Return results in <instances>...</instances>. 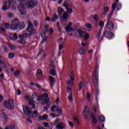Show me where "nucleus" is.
<instances>
[{
	"label": "nucleus",
	"mask_w": 129,
	"mask_h": 129,
	"mask_svg": "<svg viewBox=\"0 0 129 129\" xmlns=\"http://www.w3.org/2000/svg\"><path fill=\"white\" fill-rule=\"evenodd\" d=\"M70 78L71 81H67V83L68 85H72V83L74 82V73H73V71L71 72Z\"/></svg>",
	"instance_id": "11"
},
{
	"label": "nucleus",
	"mask_w": 129,
	"mask_h": 129,
	"mask_svg": "<svg viewBox=\"0 0 129 129\" xmlns=\"http://www.w3.org/2000/svg\"><path fill=\"white\" fill-rule=\"evenodd\" d=\"M3 3L4 6L2 7V10L7 11L11 8V6L16 5L17 1L16 0H4Z\"/></svg>",
	"instance_id": "5"
},
{
	"label": "nucleus",
	"mask_w": 129,
	"mask_h": 129,
	"mask_svg": "<svg viewBox=\"0 0 129 129\" xmlns=\"http://www.w3.org/2000/svg\"><path fill=\"white\" fill-rule=\"evenodd\" d=\"M50 75H52V76H55V75H56V70H55V69H52L50 71Z\"/></svg>",
	"instance_id": "40"
},
{
	"label": "nucleus",
	"mask_w": 129,
	"mask_h": 129,
	"mask_svg": "<svg viewBox=\"0 0 129 129\" xmlns=\"http://www.w3.org/2000/svg\"><path fill=\"white\" fill-rule=\"evenodd\" d=\"M117 7H118L117 9V11H120V10H121V7H122V5H121V4H119L117 5Z\"/></svg>",
	"instance_id": "57"
},
{
	"label": "nucleus",
	"mask_w": 129,
	"mask_h": 129,
	"mask_svg": "<svg viewBox=\"0 0 129 129\" xmlns=\"http://www.w3.org/2000/svg\"><path fill=\"white\" fill-rule=\"evenodd\" d=\"M86 27L87 28V29H91V28H92V26L91 25V24H89V23L86 24Z\"/></svg>",
	"instance_id": "53"
},
{
	"label": "nucleus",
	"mask_w": 129,
	"mask_h": 129,
	"mask_svg": "<svg viewBox=\"0 0 129 129\" xmlns=\"http://www.w3.org/2000/svg\"><path fill=\"white\" fill-rule=\"evenodd\" d=\"M63 47H64L63 44H60L58 47L59 51H61L62 49H63Z\"/></svg>",
	"instance_id": "61"
},
{
	"label": "nucleus",
	"mask_w": 129,
	"mask_h": 129,
	"mask_svg": "<svg viewBox=\"0 0 129 129\" xmlns=\"http://www.w3.org/2000/svg\"><path fill=\"white\" fill-rule=\"evenodd\" d=\"M20 74H21V72L19 70H17L14 73V76H15V77H19Z\"/></svg>",
	"instance_id": "34"
},
{
	"label": "nucleus",
	"mask_w": 129,
	"mask_h": 129,
	"mask_svg": "<svg viewBox=\"0 0 129 129\" xmlns=\"http://www.w3.org/2000/svg\"><path fill=\"white\" fill-rule=\"evenodd\" d=\"M1 116L3 117V118H4V119H8V115H7V113L5 112H3L1 113Z\"/></svg>",
	"instance_id": "28"
},
{
	"label": "nucleus",
	"mask_w": 129,
	"mask_h": 129,
	"mask_svg": "<svg viewBox=\"0 0 129 129\" xmlns=\"http://www.w3.org/2000/svg\"><path fill=\"white\" fill-rule=\"evenodd\" d=\"M88 39H89V34L88 33H87L84 36V40L85 41H87Z\"/></svg>",
	"instance_id": "41"
},
{
	"label": "nucleus",
	"mask_w": 129,
	"mask_h": 129,
	"mask_svg": "<svg viewBox=\"0 0 129 129\" xmlns=\"http://www.w3.org/2000/svg\"><path fill=\"white\" fill-rule=\"evenodd\" d=\"M49 79L50 81V86H53L55 84V78H54V77L52 76H49Z\"/></svg>",
	"instance_id": "20"
},
{
	"label": "nucleus",
	"mask_w": 129,
	"mask_h": 129,
	"mask_svg": "<svg viewBox=\"0 0 129 129\" xmlns=\"http://www.w3.org/2000/svg\"><path fill=\"white\" fill-rule=\"evenodd\" d=\"M43 124L45 126V127H51V126H50V124H49V123L48 122H43Z\"/></svg>",
	"instance_id": "45"
},
{
	"label": "nucleus",
	"mask_w": 129,
	"mask_h": 129,
	"mask_svg": "<svg viewBox=\"0 0 129 129\" xmlns=\"http://www.w3.org/2000/svg\"><path fill=\"white\" fill-rule=\"evenodd\" d=\"M49 99H45L43 101V104H48Z\"/></svg>",
	"instance_id": "50"
},
{
	"label": "nucleus",
	"mask_w": 129,
	"mask_h": 129,
	"mask_svg": "<svg viewBox=\"0 0 129 129\" xmlns=\"http://www.w3.org/2000/svg\"><path fill=\"white\" fill-rule=\"evenodd\" d=\"M27 121L29 123H33V121L32 120V119L29 117H27Z\"/></svg>",
	"instance_id": "59"
},
{
	"label": "nucleus",
	"mask_w": 129,
	"mask_h": 129,
	"mask_svg": "<svg viewBox=\"0 0 129 129\" xmlns=\"http://www.w3.org/2000/svg\"><path fill=\"white\" fill-rule=\"evenodd\" d=\"M103 36L107 38V39H112V38H114V34L111 31L106 30L103 32V36L101 37V40L103 39Z\"/></svg>",
	"instance_id": "9"
},
{
	"label": "nucleus",
	"mask_w": 129,
	"mask_h": 129,
	"mask_svg": "<svg viewBox=\"0 0 129 129\" xmlns=\"http://www.w3.org/2000/svg\"><path fill=\"white\" fill-rule=\"evenodd\" d=\"M74 120L77 122V124H78V125H79V120H78V118H77V117L74 116Z\"/></svg>",
	"instance_id": "52"
},
{
	"label": "nucleus",
	"mask_w": 129,
	"mask_h": 129,
	"mask_svg": "<svg viewBox=\"0 0 129 129\" xmlns=\"http://www.w3.org/2000/svg\"><path fill=\"white\" fill-rule=\"evenodd\" d=\"M31 98L33 100H37L38 101V95L35 93L32 94Z\"/></svg>",
	"instance_id": "26"
},
{
	"label": "nucleus",
	"mask_w": 129,
	"mask_h": 129,
	"mask_svg": "<svg viewBox=\"0 0 129 129\" xmlns=\"http://www.w3.org/2000/svg\"><path fill=\"white\" fill-rule=\"evenodd\" d=\"M63 7L66 8V10L68 11V12H66V13H67V14H72L73 12V10L72 9H69L71 6L69 5L68 3H65L64 5H63Z\"/></svg>",
	"instance_id": "12"
},
{
	"label": "nucleus",
	"mask_w": 129,
	"mask_h": 129,
	"mask_svg": "<svg viewBox=\"0 0 129 129\" xmlns=\"http://www.w3.org/2000/svg\"><path fill=\"white\" fill-rule=\"evenodd\" d=\"M9 47L11 50H16L18 48V46L11 44L9 45Z\"/></svg>",
	"instance_id": "37"
},
{
	"label": "nucleus",
	"mask_w": 129,
	"mask_h": 129,
	"mask_svg": "<svg viewBox=\"0 0 129 129\" xmlns=\"http://www.w3.org/2000/svg\"><path fill=\"white\" fill-rule=\"evenodd\" d=\"M43 96L44 97V98H49V95H48V94L46 93L43 94Z\"/></svg>",
	"instance_id": "62"
},
{
	"label": "nucleus",
	"mask_w": 129,
	"mask_h": 129,
	"mask_svg": "<svg viewBox=\"0 0 129 129\" xmlns=\"http://www.w3.org/2000/svg\"><path fill=\"white\" fill-rule=\"evenodd\" d=\"M69 100L72 102L73 101V95L72 94V93H71L70 95H69L68 97Z\"/></svg>",
	"instance_id": "32"
},
{
	"label": "nucleus",
	"mask_w": 129,
	"mask_h": 129,
	"mask_svg": "<svg viewBox=\"0 0 129 129\" xmlns=\"http://www.w3.org/2000/svg\"><path fill=\"white\" fill-rule=\"evenodd\" d=\"M116 8V3L114 2L112 5V11L114 12L115 11V9Z\"/></svg>",
	"instance_id": "42"
},
{
	"label": "nucleus",
	"mask_w": 129,
	"mask_h": 129,
	"mask_svg": "<svg viewBox=\"0 0 129 129\" xmlns=\"http://www.w3.org/2000/svg\"><path fill=\"white\" fill-rule=\"evenodd\" d=\"M73 29V28L72 27L67 26L66 27V32H71V31H72Z\"/></svg>",
	"instance_id": "38"
},
{
	"label": "nucleus",
	"mask_w": 129,
	"mask_h": 129,
	"mask_svg": "<svg viewBox=\"0 0 129 129\" xmlns=\"http://www.w3.org/2000/svg\"><path fill=\"white\" fill-rule=\"evenodd\" d=\"M53 33H54V29H53V28H51L49 29V34L51 36L53 35Z\"/></svg>",
	"instance_id": "55"
},
{
	"label": "nucleus",
	"mask_w": 129,
	"mask_h": 129,
	"mask_svg": "<svg viewBox=\"0 0 129 129\" xmlns=\"http://www.w3.org/2000/svg\"><path fill=\"white\" fill-rule=\"evenodd\" d=\"M0 65H1V66H2V67H3V68H6V67H7V65L6 64V63H5V62L3 61H2L0 62Z\"/></svg>",
	"instance_id": "49"
},
{
	"label": "nucleus",
	"mask_w": 129,
	"mask_h": 129,
	"mask_svg": "<svg viewBox=\"0 0 129 129\" xmlns=\"http://www.w3.org/2000/svg\"><path fill=\"white\" fill-rule=\"evenodd\" d=\"M35 7V2L33 0L28 1L26 3H20L18 6V10L22 15H26V9H33Z\"/></svg>",
	"instance_id": "2"
},
{
	"label": "nucleus",
	"mask_w": 129,
	"mask_h": 129,
	"mask_svg": "<svg viewBox=\"0 0 129 129\" xmlns=\"http://www.w3.org/2000/svg\"><path fill=\"white\" fill-rule=\"evenodd\" d=\"M59 118H57L53 122V123L52 124H50V125L51 126V129L53 128V125L55 126L56 125V124H58V123L59 122Z\"/></svg>",
	"instance_id": "24"
},
{
	"label": "nucleus",
	"mask_w": 129,
	"mask_h": 129,
	"mask_svg": "<svg viewBox=\"0 0 129 129\" xmlns=\"http://www.w3.org/2000/svg\"><path fill=\"white\" fill-rule=\"evenodd\" d=\"M55 103L57 105H60V100H59V98H56V100L55 101Z\"/></svg>",
	"instance_id": "56"
},
{
	"label": "nucleus",
	"mask_w": 129,
	"mask_h": 129,
	"mask_svg": "<svg viewBox=\"0 0 129 129\" xmlns=\"http://www.w3.org/2000/svg\"><path fill=\"white\" fill-rule=\"evenodd\" d=\"M79 86V91L82 90V87H83V82H80L78 85Z\"/></svg>",
	"instance_id": "35"
},
{
	"label": "nucleus",
	"mask_w": 129,
	"mask_h": 129,
	"mask_svg": "<svg viewBox=\"0 0 129 129\" xmlns=\"http://www.w3.org/2000/svg\"><path fill=\"white\" fill-rule=\"evenodd\" d=\"M109 11V8L108 7H105L104 8V12L107 13Z\"/></svg>",
	"instance_id": "64"
},
{
	"label": "nucleus",
	"mask_w": 129,
	"mask_h": 129,
	"mask_svg": "<svg viewBox=\"0 0 129 129\" xmlns=\"http://www.w3.org/2000/svg\"><path fill=\"white\" fill-rule=\"evenodd\" d=\"M29 105L32 106L31 109H35L36 108V105H35V103L34 102L33 100H30L29 101Z\"/></svg>",
	"instance_id": "22"
},
{
	"label": "nucleus",
	"mask_w": 129,
	"mask_h": 129,
	"mask_svg": "<svg viewBox=\"0 0 129 129\" xmlns=\"http://www.w3.org/2000/svg\"><path fill=\"white\" fill-rule=\"evenodd\" d=\"M93 19H94L95 22H97L99 21V17H98V15L95 14V15H93Z\"/></svg>",
	"instance_id": "33"
},
{
	"label": "nucleus",
	"mask_w": 129,
	"mask_h": 129,
	"mask_svg": "<svg viewBox=\"0 0 129 129\" xmlns=\"http://www.w3.org/2000/svg\"><path fill=\"white\" fill-rule=\"evenodd\" d=\"M79 34L80 37H83L84 32L82 31L81 30H79Z\"/></svg>",
	"instance_id": "47"
},
{
	"label": "nucleus",
	"mask_w": 129,
	"mask_h": 129,
	"mask_svg": "<svg viewBox=\"0 0 129 129\" xmlns=\"http://www.w3.org/2000/svg\"><path fill=\"white\" fill-rule=\"evenodd\" d=\"M102 34V29H100L98 31V33L97 34L96 38L97 39V40H99V39H100V37L101 36Z\"/></svg>",
	"instance_id": "23"
},
{
	"label": "nucleus",
	"mask_w": 129,
	"mask_h": 129,
	"mask_svg": "<svg viewBox=\"0 0 129 129\" xmlns=\"http://www.w3.org/2000/svg\"><path fill=\"white\" fill-rule=\"evenodd\" d=\"M24 99L25 100H30V99H31V97H30V95H25V97L24 98Z\"/></svg>",
	"instance_id": "54"
},
{
	"label": "nucleus",
	"mask_w": 129,
	"mask_h": 129,
	"mask_svg": "<svg viewBox=\"0 0 129 129\" xmlns=\"http://www.w3.org/2000/svg\"><path fill=\"white\" fill-rule=\"evenodd\" d=\"M57 108H58L57 106L53 105L51 107V110L52 112H54V111H56V109H57Z\"/></svg>",
	"instance_id": "43"
},
{
	"label": "nucleus",
	"mask_w": 129,
	"mask_h": 129,
	"mask_svg": "<svg viewBox=\"0 0 129 129\" xmlns=\"http://www.w3.org/2000/svg\"><path fill=\"white\" fill-rule=\"evenodd\" d=\"M91 118H92L93 120V122L94 124H96V123L98 122L97 119H96V117H95V115H94V114L93 113H91L90 114Z\"/></svg>",
	"instance_id": "16"
},
{
	"label": "nucleus",
	"mask_w": 129,
	"mask_h": 129,
	"mask_svg": "<svg viewBox=\"0 0 129 129\" xmlns=\"http://www.w3.org/2000/svg\"><path fill=\"white\" fill-rule=\"evenodd\" d=\"M10 38L12 41H14V40H18L19 37H18V34L17 33H15L14 34H11L10 36Z\"/></svg>",
	"instance_id": "18"
},
{
	"label": "nucleus",
	"mask_w": 129,
	"mask_h": 129,
	"mask_svg": "<svg viewBox=\"0 0 129 129\" xmlns=\"http://www.w3.org/2000/svg\"><path fill=\"white\" fill-rule=\"evenodd\" d=\"M87 98L88 101H89V100H90V93H87Z\"/></svg>",
	"instance_id": "63"
},
{
	"label": "nucleus",
	"mask_w": 129,
	"mask_h": 129,
	"mask_svg": "<svg viewBox=\"0 0 129 129\" xmlns=\"http://www.w3.org/2000/svg\"><path fill=\"white\" fill-rule=\"evenodd\" d=\"M99 26H100V29H102H102H103V27H104V22H102V21H100L99 22Z\"/></svg>",
	"instance_id": "36"
},
{
	"label": "nucleus",
	"mask_w": 129,
	"mask_h": 129,
	"mask_svg": "<svg viewBox=\"0 0 129 129\" xmlns=\"http://www.w3.org/2000/svg\"><path fill=\"white\" fill-rule=\"evenodd\" d=\"M43 73V72H42V70L41 69H38L37 71V73L36 74V75H37L38 74L39 75H40Z\"/></svg>",
	"instance_id": "51"
},
{
	"label": "nucleus",
	"mask_w": 129,
	"mask_h": 129,
	"mask_svg": "<svg viewBox=\"0 0 129 129\" xmlns=\"http://www.w3.org/2000/svg\"><path fill=\"white\" fill-rule=\"evenodd\" d=\"M47 118H48V115L47 114H44L42 116L40 115L38 117V119L39 120H46Z\"/></svg>",
	"instance_id": "19"
},
{
	"label": "nucleus",
	"mask_w": 129,
	"mask_h": 129,
	"mask_svg": "<svg viewBox=\"0 0 129 129\" xmlns=\"http://www.w3.org/2000/svg\"><path fill=\"white\" fill-rule=\"evenodd\" d=\"M46 31H42L41 33V36L42 38V43H45L47 41V36H46Z\"/></svg>",
	"instance_id": "15"
},
{
	"label": "nucleus",
	"mask_w": 129,
	"mask_h": 129,
	"mask_svg": "<svg viewBox=\"0 0 129 129\" xmlns=\"http://www.w3.org/2000/svg\"><path fill=\"white\" fill-rule=\"evenodd\" d=\"M86 108L87 107H85L84 110V112H83V114L84 115V116L86 117H87V115H88V111H86Z\"/></svg>",
	"instance_id": "29"
},
{
	"label": "nucleus",
	"mask_w": 129,
	"mask_h": 129,
	"mask_svg": "<svg viewBox=\"0 0 129 129\" xmlns=\"http://www.w3.org/2000/svg\"><path fill=\"white\" fill-rule=\"evenodd\" d=\"M33 25L35 28H37L39 26V21L37 20H35L33 22Z\"/></svg>",
	"instance_id": "39"
},
{
	"label": "nucleus",
	"mask_w": 129,
	"mask_h": 129,
	"mask_svg": "<svg viewBox=\"0 0 129 129\" xmlns=\"http://www.w3.org/2000/svg\"><path fill=\"white\" fill-rule=\"evenodd\" d=\"M27 31L29 34H24L22 35H20L19 37L20 38V40H18V43L21 44V45H25L26 44V40H27V38L28 36H34L37 33L36 29L34 28V25H33V23H29L28 27H27Z\"/></svg>",
	"instance_id": "1"
},
{
	"label": "nucleus",
	"mask_w": 129,
	"mask_h": 129,
	"mask_svg": "<svg viewBox=\"0 0 129 129\" xmlns=\"http://www.w3.org/2000/svg\"><path fill=\"white\" fill-rule=\"evenodd\" d=\"M8 18H10V19H13V18H14V14H13L11 12H9L8 13Z\"/></svg>",
	"instance_id": "44"
},
{
	"label": "nucleus",
	"mask_w": 129,
	"mask_h": 129,
	"mask_svg": "<svg viewBox=\"0 0 129 129\" xmlns=\"http://www.w3.org/2000/svg\"><path fill=\"white\" fill-rule=\"evenodd\" d=\"M9 129H16V127L14 124H11L10 126H9Z\"/></svg>",
	"instance_id": "60"
},
{
	"label": "nucleus",
	"mask_w": 129,
	"mask_h": 129,
	"mask_svg": "<svg viewBox=\"0 0 129 129\" xmlns=\"http://www.w3.org/2000/svg\"><path fill=\"white\" fill-rule=\"evenodd\" d=\"M99 119L100 122H104L105 121V117L103 115H100Z\"/></svg>",
	"instance_id": "27"
},
{
	"label": "nucleus",
	"mask_w": 129,
	"mask_h": 129,
	"mask_svg": "<svg viewBox=\"0 0 129 129\" xmlns=\"http://www.w3.org/2000/svg\"><path fill=\"white\" fill-rule=\"evenodd\" d=\"M43 99H44V97L43 95H40L39 97L38 96L37 101H40V100H43Z\"/></svg>",
	"instance_id": "46"
},
{
	"label": "nucleus",
	"mask_w": 129,
	"mask_h": 129,
	"mask_svg": "<svg viewBox=\"0 0 129 129\" xmlns=\"http://www.w3.org/2000/svg\"><path fill=\"white\" fill-rule=\"evenodd\" d=\"M87 45V44L84 43L83 42L82 43V46L79 50V54H80V55H83V54H85V53L86 52V49H85V47H84V46H86Z\"/></svg>",
	"instance_id": "10"
},
{
	"label": "nucleus",
	"mask_w": 129,
	"mask_h": 129,
	"mask_svg": "<svg viewBox=\"0 0 129 129\" xmlns=\"http://www.w3.org/2000/svg\"><path fill=\"white\" fill-rule=\"evenodd\" d=\"M63 12H64V9L62 8L58 7L57 8V14L59 19H60V22H61V23H67L69 20L68 18V14H67V12H64L62 16Z\"/></svg>",
	"instance_id": "4"
},
{
	"label": "nucleus",
	"mask_w": 129,
	"mask_h": 129,
	"mask_svg": "<svg viewBox=\"0 0 129 129\" xmlns=\"http://www.w3.org/2000/svg\"><path fill=\"white\" fill-rule=\"evenodd\" d=\"M23 112L27 116L31 118L34 117V114H33V112H32V110L29 107L25 106V108H23Z\"/></svg>",
	"instance_id": "8"
},
{
	"label": "nucleus",
	"mask_w": 129,
	"mask_h": 129,
	"mask_svg": "<svg viewBox=\"0 0 129 129\" xmlns=\"http://www.w3.org/2000/svg\"><path fill=\"white\" fill-rule=\"evenodd\" d=\"M93 84L95 88H97V95H99V90L98 89V73L95 72V75L94 76Z\"/></svg>",
	"instance_id": "7"
},
{
	"label": "nucleus",
	"mask_w": 129,
	"mask_h": 129,
	"mask_svg": "<svg viewBox=\"0 0 129 129\" xmlns=\"http://www.w3.org/2000/svg\"><path fill=\"white\" fill-rule=\"evenodd\" d=\"M107 29H108V30H113L114 28V25H113V23L112 21H108V23H107L106 25Z\"/></svg>",
	"instance_id": "13"
},
{
	"label": "nucleus",
	"mask_w": 129,
	"mask_h": 129,
	"mask_svg": "<svg viewBox=\"0 0 129 129\" xmlns=\"http://www.w3.org/2000/svg\"><path fill=\"white\" fill-rule=\"evenodd\" d=\"M113 11H112L111 13L108 15V21H110V19H111V17H112V15H113Z\"/></svg>",
	"instance_id": "48"
},
{
	"label": "nucleus",
	"mask_w": 129,
	"mask_h": 129,
	"mask_svg": "<svg viewBox=\"0 0 129 129\" xmlns=\"http://www.w3.org/2000/svg\"><path fill=\"white\" fill-rule=\"evenodd\" d=\"M58 19H59L58 15H54L53 17L51 18V22H52V23H55V22H56V20H58Z\"/></svg>",
	"instance_id": "25"
},
{
	"label": "nucleus",
	"mask_w": 129,
	"mask_h": 129,
	"mask_svg": "<svg viewBox=\"0 0 129 129\" xmlns=\"http://www.w3.org/2000/svg\"><path fill=\"white\" fill-rule=\"evenodd\" d=\"M3 105L5 106V107H6V108L12 110L15 105V101L13 99H9L7 100V101H4Z\"/></svg>",
	"instance_id": "6"
},
{
	"label": "nucleus",
	"mask_w": 129,
	"mask_h": 129,
	"mask_svg": "<svg viewBox=\"0 0 129 129\" xmlns=\"http://www.w3.org/2000/svg\"><path fill=\"white\" fill-rule=\"evenodd\" d=\"M65 126H66V125L62 121L59 122V123H58L56 126V128L57 129H64L65 128Z\"/></svg>",
	"instance_id": "14"
},
{
	"label": "nucleus",
	"mask_w": 129,
	"mask_h": 129,
	"mask_svg": "<svg viewBox=\"0 0 129 129\" xmlns=\"http://www.w3.org/2000/svg\"><path fill=\"white\" fill-rule=\"evenodd\" d=\"M55 111L57 113V114H56V116L57 117H59V116L63 114L62 109L61 108H57V109H55Z\"/></svg>",
	"instance_id": "17"
},
{
	"label": "nucleus",
	"mask_w": 129,
	"mask_h": 129,
	"mask_svg": "<svg viewBox=\"0 0 129 129\" xmlns=\"http://www.w3.org/2000/svg\"><path fill=\"white\" fill-rule=\"evenodd\" d=\"M8 50L9 49H8L6 46H3L1 48V51L3 54L5 53H8Z\"/></svg>",
	"instance_id": "21"
},
{
	"label": "nucleus",
	"mask_w": 129,
	"mask_h": 129,
	"mask_svg": "<svg viewBox=\"0 0 129 129\" xmlns=\"http://www.w3.org/2000/svg\"><path fill=\"white\" fill-rule=\"evenodd\" d=\"M3 27H5V29H10L11 28V25L9 23H4L2 24Z\"/></svg>",
	"instance_id": "30"
},
{
	"label": "nucleus",
	"mask_w": 129,
	"mask_h": 129,
	"mask_svg": "<svg viewBox=\"0 0 129 129\" xmlns=\"http://www.w3.org/2000/svg\"><path fill=\"white\" fill-rule=\"evenodd\" d=\"M67 89L68 90L67 91V92H68V93L71 92V90H72V88H71L70 86H68Z\"/></svg>",
	"instance_id": "58"
},
{
	"label": "nucleus",
	"mask_w": 129,
	"mask_h": 129,
	"mask_svg": "<svg viewBox=\"0 0 129 129\" xmlns=\"http://www.w3.org/2000/svg\"><path fill=\"white\" fill-rule=\"evenodd\" d=\"M8 56L10 59H13V58H15V53L14 52H10L8 54Z\"/></svg>",
	"instance_id": "31"
},
{
	"label": "nucleus",
	"mask_w": 129,
	"mask_h": 129,
	"mask_svg": "<svg viewBox=\"0 0 129 129\" xmlns=\"http://www.w3.org/2000/svg\"><path fill=\"white\" fill-rule=\"evenodd\" d=\"M26 28V24L24 22H20L18 18H14L11 25V29L12 31L16 30H23Z\"/></svg>",
	"instance_id": "3"
}]
</instances>
